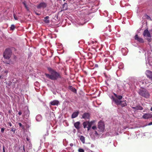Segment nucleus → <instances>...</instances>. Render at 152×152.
<instances>
[{"mask_svg":"<svg viewBox=\"0 0 152 152\" xmlns=\"http://www.w3.org/2000/svg\"><path fill=\"white\" fill-rule=\"evenodd\" d=\"M15 28V26L14 25H12L10 27V30H13Z\"/></svg>","mask_w":152,"mask_h":152,"instance_id":"obj_30","label":"nucleus"},{"mask_svg":"<svg viewBox=\"0 0 152 152\" xmlns=\"http://www.w3.org/2000/svg\"><path fill=\"white\" fill-rule=\"evenodd\" d=\"M110 132L112 133L113 136L117 135L118 134L116 130V129L114 128Z\"/></svg>","mask_w":152,"mask_h":152,"instance_id":"obj_15","label":"nucleus"},{"mask_svg":"<svg viewBox=\"0 0 152 152\" xmlns=\"http://www.w3.org/2000/svg\"><path fill=\"white\" fill-rule=\"evenodd\" d=\"M145 83V84H149V83H151V82H149L148 80L146 79L145 80L143 81V82H142L143 83Z\"/></svg>","mask_w":152,"mask_h":152,"instance_id":"obj_28","label":"nucleus"},{"mask_svg":"<svg viewBox=\"0 0 152 152\" xmlns=\"http://www.w3.org/2000/svg\"><path fill=\"white\" fill-rule=\"evenodd\" d=\"M73 91L74 93L76 92V89L75 88H73Z\"/></svg>","mask_w":152,"mask_h":152,"instance_id":"obj_40","label":"nucleus"},{"mask_svg":"<svg viewBox=\"0 0 152 152\" xmlns=\"http://www.w3.org/2000/svg\"><path fill=\"white\" fill-rule=\"evenodd\" d=\"M84 23H79V25H82Z\"/></svg>","mask_w":152,"mask_h":152,"instance_id":"obj_49","label":"nucleus"},{"mask_svg":"<svg viewBox=\"0 0 152 152\" xmlns=\"http://www.w3.org/2000/svg\"><path fill=\"white\" fill-rule=\"evenodd\" d=\"M118 68L120 69H122L124 67V64L122 63H120L118 65Z\"/></svg>","mask_w":152,"mask_h":152,"instance_id":"obj_26","label":"nucleus"},{"mask_svg":"<svg viewBox=\"0 0 152 152\" xmlns=\"http://www.w3.org/2000/svg\"><path fill=\"white\" fill-rule=\"evenodd\" d=\"M105 126L104 124L101 122H99L98 124L97 129L103 133L104 131Z\"/></svg>","mask_w":152,"mask_h":152,"instance_id":"obj_6","label":"nucleus"},{"mask_svg":"<svg viewBox=\"0 0 152 152\" xmlns=\"http://www.w3.org/2000/svg\"><path fill=\"white\" fill-rule=\"evenodd\" d=\"M13 16H14L15 19V20H18V18L16 16L15 14H13Z\"/></svg>","mask_w":152,"mask_h":152,"instance_id":"obj_33","label":"nucleus"},{"mask_svg":"<svg viewBox=\"0 0 152 152\" xmlns=\"http://www.w3.org/2000/svg\"><path fill=\"white\" fill-rule=\"evenodd\" d=\"M91 127H90V126H88L87 127V130H88V131H89V130L90 129H91Z\"/></svg>","mask_w":152,"mask_h":152,"instance_id":"obj_39","label":"nucleus"},{"mask_svg":"<svg viewBox=\"0 0 152 152\" xmlns=\"http://www.w3.org/2000/svg\"><path fill=\"white\" fill-rule=\"evenodd\" d=\"M50 104L52 105L57 106L59 104V101L57 100H54L50 102Z\"/></svg>","mask_w":152,"mask_h":152,"instance_id":"obj_14","label":"nucleus"},{"mask_svg":"<svg viewBox=\"0 0 152 152\" xmlns=\"http://www.w3.org/2000/svg\"><path fill=\"white\" fill-rule=\"evenodd\" d=\"M1 112H0V115L1 114Z\"/></svg>","mask_w":152,"mask_h":152,"instance_id":"obj_51","label":"nucleus"},{"mask_svg":"<svg viewBox=\"0 0 152 152\" xmlns=\"http://www.w3.org/2000/svg\"><path fill=\"white\" fill-rule=\"evenodd\" d=\"M70 146L71 147H72L73 146V144L72 143H71L70 144Z\"/></svg>","mask_w":152,"mask_h":152,"instance_id":"obj_43","label":"nucleus"},{"mask_svg":"<svg viewBox=\"0 0 152 152\" xmlns=\"http://www.w3.org/2000/svg\"><path fill=\"white\" fill-rule=\"evenodd\" d=\"M35 12V13L36 14V15H40L41 14L40 13H38V12H37L36 11H35L34 12Z\"/></svg>","mask_w":152,"mask_h":152,"instance_id":"obj_38","label":"nucleus"},{"mask_svg":"<svg viewBox=\"0 0 152 152\" xmlns=\"http://www.w3.org/2000/svg\"><path fill=\"white\" fill-rule=\"evenodd\" d=\"M127 49L126 48H122L121 49V52L123 55H126L127 53Z\"/></svg>","mask_w":152,"mask_h":152,"instance_id":"obj_19","label":"nucleus"},{"mask_svg":"<svg viewBox=\"0 0 152 152\" xmlns=\"http://www.w3.org/2000/svg\"><path fill=\"white\" fill-rule=\"evenodd\" d=\"M78 151L79 152H84V151L83 149L80 148H79L78 149Z\"/></svg>","mask_w":152,"mask_h":152,"instance_id":"obj_32","label":"nucleus"},{"mask_svg":"<svg viewBox=\"0 0 152 152\" xmlns=\"http://www.w3.org/2000/svg\"><path fill=\"white\" fill-rule=\"evenodd\" d=\"M18 124L19 125L20 127L21 128L23 129H25V126L23 125L21 123H18Z\"/></svg>","mask_w":152,"mask_h":152,"instance_id":"obj_27","label":"nucleus"},{"mask_svg":"<svg viewBox=\"0 0 152 152\" xmlns=\"http://www.w3.org/2000/svg\"><path fill=\"white\" fill-rule=\"evenodd\" d=\"M145 73L147 77L152 81V72L147 70L146 71Z\"/></svg>","mask_w":152,"mask_h":152,"instance_id":"obj_10","label":"nucleus"},{"mask_svg":"<svg viewBox=\"0 0 152 152\" xmlns=\"http://www.w3.org/2000/svg\"><path fill=\"white\" fill-rule=\"evenodd\" d=\"M138 93L140 95L146 98H149L150 96L148 91L145 89L142 88L140 89Z\"/></svg>","mask_w":152,"mask_h":152,"instance_id":"obj_3","label":"nucleus"},{"mask_svg":"<svg viewBox=\"0 0 152 152\" xmlns=\"http://www.w3.org/2000/svg\"><path fill=\"white\" fill-rule=\"evenodd\" d=\"M110 97L112 101L114 102L117 105H121L122 107H124L127 105L126 101H122L118 100L115 99L112 95L110 96Z\"/></svg>","mask_w":152,"mask_h":152,"instance_id":"obj_2","label":"nucleus"},{"mask_svg":"<svg viewBox=\"0 0 152 152\" xmlns=\"http://www.w3.org/2000/svg\"><path fill=\"white\" fill-rule=\"evenodd\" d=\"M80 124V123L79 122H77L74 124V125L76 129H79L80 128L79 126Z\"/></svg>","mask_w":152,"mask_h":152,"instance_id":"obj_20","label":"nucleus"},{"mask_svg":"<svg viewBox=\"0 0 152 152\" xmlns=\"http://www.w3.org/2000/svg\"><path fill=\"white\" fill-rule=\"evenodd\" d=\"M26 140L29 142L30 141V139H29V138L28 137V136L27 135V136H26Z\"/></svg>","mask_w":152,"mask_h":152,"instance_id":"obj_36","label":"nucleus"},{"mask_svg":"<svg viewBox=\"0 0 152 152\" xmlns=\"http://www.w3.org/2000/svg\"><path fill=\"white\" fill-rule=\"evenodd\" d=\"M36 119L37 121H40L42 119V117L41 115L39 114L37 115L36 117Z\"/></svg>","mask_w":152,"mask_h":152,"instance_id":"obj_17","label":"nucleus"},{"mask_svg":"<svg viewBox=\"0 0 152 152\" xmlns=\"http://www.w3.org/2000/svg\"><path fill=\"white\" fill-rule=\"evenodd\" d=\"M48 70L51 74V75L45 74V75L48 78L52 80H57L58 78H61L60 74L51 68L50 67L48 68Z\"/></svg>","mask_w":152,"mask_h":152,"instance_id":"obj_1","label":"nucleus"},{"mask_svg":"<svg viewBox=\"0 0 152 152\" xmlns=\"http://www.w3.org/2000/svg\"><path fill=\"white\" fill-rule=\"evenodd\" d=\"M97 66V65H96L95 66Z\"/></svg>","mask_w":152,"mask_h":152,"instance_id":"obj_53","label":"nucleus"},{"mask_svg":"<svg viewBox=\"0 0 152 152\" xmlns=\"http://www.w3.org/2000/svg\"><path fill=\"white\" fill-rule=\"evenodd\" d=\"M29 114V111L28 108L24 110L23 114V117L27 118H28Z\"/></svg>","mask_w":152,"mask_h":152,"instance_id":"obj_9","label":"nucleus"},{"mask_svg":"<svg viewBox=\"0 0 152 152\" xmlns=\"http://www.w3.org/2000/svg\"><path fill=\"white\" fill-rule=\"evenodd\" d=\"M152 125V122H150L148 124V125Z\"/></svg>","mask_w":152,"mask_h":152,"instance_id":"obj_45","label":"nucleus"},{"mask_svg":"<svg viewBox=\"0 0 152 152\" xmlns=\"http://www.w3.org/2000/svg\"><path fill=\"white\" fill-rule=\"evenodd\" d=\"M88 121H85L83 123V127L84 128H86L87 127V126H88Z\"/></svg>","mask_w":152,"mask_h":152,"instance_id":"obj_23","label":"nucleus"},{"mask_svg":"<svg viewBox=\"0 0 152 152\" xmlns=\"http://www.w3.org/2000/svg\"><path fill=\"white\" fill-rule=\"evenodd\" d=\"M103 133L101 132L97 129L96 130H95L94 132L93 133V135L94 136V137L93 138L94 140L96 139H98L100 137H102V134Z\"/></svg>","mask_w":152,"mask_h":152,"instance_id":"obj_5","label":"nucleus"},{"mask_svg":"<svg viewBox=\"0 0 152 152\" xmlns=\"http://www.w3.org/2000/svg\"><path fill=\"white\" fill-rule=\"evenodd\" d=\"M142 117L145 119H147L152 118V115L149 113H145L143 116Z\"/></svg>","mask_w":152,"mask_h":152,"instance_id":"obj_13","label":"nucleus"},{"mask_svg":"<svg viewBox=\"0 0 152 152\" xmlns=\"http://www.w3.org/2000/svg\"><path fill=\"white\" fill-rule=\"evenodd\" d=\"M7 125L9 126L10 127L12 126V124L10 122H8L7 123Z\"/></svg>","mask_w":152,"mask_h":152,"instance_id":"obj_34","label":"nucleus"},{"mask_svg":"<svg viewBox=\"0 0 152 152\" xmlns=\"http://www.w3.org/2000/svg\"><path fill=\"white\" fill-rule=\"evenodd\" d=\"M7 72H8V71L7 70H6L4 71V73H5L6 74H7Z\"/></svg>","mask_w":152,"mask_h":152,"instance_id":"obj_46","label":"nucleus"},{"mask_svg":"<svg viewBox=\"0 0 152 152\" xmlns=\"http://www.w3.org/2000/svg\"><path fill=\"white\" fill-rule=\"evenodd\" d=\"M90 115L88 113H85L82 115V118L85 119H88L90 118Z\"/></svg>","mask_w":152,"mask_h":152,"instance_id":"obj_11","label":"nucleus"},{"mask_svg":"<svg viewBox=\"0 0 152 152\" xmlns=\"http://www.w3.org/2000/svg\"><path fill=\"white\" fill-rule=\"evenodd\" d=\"M132 108L135 110H142L143 109L142 107L140 105L137 106L136 107H132Z\"/></svg>","mask_w":152,"mask_h":152,"instance_id":"obj_18","label":"nucleus"},{"mask_svg":"<svg viewBox=\"0 0 152 152\" xmlns=\"http://www.w3.org/2000/svg\"><path fill=\"white\" fill-rule=\"evenodd\" d=\"M92 129H93L95 130H96L97 129V128L96 127V126H92L91 128Z\"/></svg>","mask_w":152,"mask_h":152,"instance_id":"obj_31","label":"nucleus"},{"mask_svg":"<svg viewBox=\"0 0 152 152\" xmlns=\"http://www.w3.org/2000/svg\"><path fill=\"white\" fill-rule=\"evenodd\" d=\"M23 151L24 152H25V148H24V145H23Z\"/></svg>","mask_w":152,"mask_h":152,"instance_id":"obj_47","label":"nucleus"},{"mask_svg":"<svg viewBox=\"0 0 152 152\" xmlns=\"http://www.w3.org/2000/svg\"><path fill=\"white\" fill-rule=\"evenodd\" d=\"M47 5V4L45 3L42 2L38 4L37 6V7L38 9H44L46 7Z\"/></svg>","mask_w":152,"mask_h":152,"instance_id":"obj_7","label":"nucleus"},{"mask_svg":"<svg viewBox=\"0 0 152 152\" xmlns=\"http://www.w3.org/2000/svg\"><path fill=\"white\" fill-rule=\"evenodd\" d=\"M22 114V112L21 111H19L18 113V115H20Z\"/></svg>","mask_w":152,"mask_h":152,"instance_id":"obj_42","label":"nucleus"},{"mask_svg":"<svg viewBox=\"0 0 152 152\" xmlns=\"http://www.w3.org/2000/svg\"><path fill=\"white\" fill-rule=\"evenodd\" d=\"M134 39L140 43H143L144 42L143 39L142 38L138 37L137 34H136L135 36Z\"/></svg>","mask_w":152,"mask_h":152,"instance_id":"obj_8","label":"nucleus"},{"mask_svg":"<svg viewBox=\"0 0 152 152\" xmlns=\"http://www.w3.org/2000/svg\"><path fill=\"white\" fill-rule=\"evenodd\" d=\"M49 18V17L48 16H46L44 18V21L45 23H49V21L48 20Z\"/></svg>","mask_w":152,"mask_h":152,"instance_id":"obj_22","label":"nucleus"},{"mask_svg":"<svg viewBox=\"0 0 152 152\" xmlns=\"http://www.w3.org/2000/svg\"><path fill=\"white\" fill-rule=\"evenodd\" d=\"M150 110L152 111V107H151V108Z\"/></svg>","mask_w":152,"mask_h":152,"instance_id":"obj_50","label":"nucleus"},{"mask_svg":"<svg viewBox=\"0 0 152 152\" xmlns=\"http://www.w3.org/2000/svg\"><path fill=\"white\" fill-rule=\"evenodd\" d=\"M113 94L118 99V100H120L122 98V96L121 95H118L116 94L115 93H113Z\"/></svg>","mask_w":152,"mask_h":152,"instance_id":"obj_21","label":"nucleus"},{"mask_svg":"<svg viewBox=\"0 0 152 152\" xmlns=\"http://www.w3.org/2000/svg\"><path fill=\"white\" fill-rule=\"evenodd\" d=\"M3 152H5V150L4 149V146L3 148Z\"/></svg>","mask_w":152,"mask_h":152,"instance_id":"obj_41","label":"nucleus"},{"mask_svg":"<svg viewBox=\"0 0 152 152\" xmlns=\"http://www.w3.org/2000/svg\"><path fill=\"white\" fill-rule=\"evenodd\" d=\"M79 114L78 111L74 112L72 114L71 117L72 118H74L77 117Z\"/></svg>","mask_w":152,"mask_h":152,"instance_id":"obj_16","label":"nucleus"},{"mask_svg":"<svg viewBox=\"0 0 152 152\" xmlns=\"http://www.w3.org/2000/svg\"><path fill=\"white\" fill-rule=\"evenodd\" d=\"M95 122V121L94 120L91 121L90 122L88 121V126H90L91 127V126L93 124H94Z\"/></svg>","mask_w":152,"mask_h":152,"instance_id":"obj_25","label":"nucleus"},{"mask_svg":"<svg viewBox=\"0 0 152 152\" xmlns=\"http://www.w3.org/2000/svg\"><path fill=\"white\" fill-rule=\"evenodd\" d=\"M147 19H151V18H150V17H149V16H148V15H147Z\"/></svg>","mask_w":152,"mask_h":152,"instance_id":"obj_48","label":"nucleus"},{"mask_svg":"<svg viewBox=\"0 0 152 152\" xmlns=\"http://www.w3.org/2000/svg\"><path fill=\"white\" fill-rule=\"evenodd\" d=\"M80 140L83 143H85V138L84 136H81L80 137Z\"/></svg>","mask_w":152,"mask_h":152,"instance_id":"obj_24","label":"nucleus"},{"mask_svg":"<svg viewBox=\"0 0 152 152\" xmlns=\"http://www.w3.org/2000/svg\"><path fill=\"white\" fill-rule=\"evenodd\" d=\"M143 35L144 37H151V34L148 29H146L144 30L143 33Z\"/></svg>","mask_w":152,"mask_h":152,"instance_id":"obj_12","label":"nucleus"},{"mask_svg":"<svg viewBox=\"0 0 152 152\" xmlns=\"http://www.w3.org/2000/svg\"><path fill=\"white\" fill-rule=\"evenodd\" d=\"M11 128L12 129L11 131L12 132H13L14 133H15V129H13V128Z\"/></svg>","mask_w":152,"mask_h":152,"instance_id":"obj_37","label":"nucleus"},{"mask_svg":"<svg viewBox=\"0 0 152 152\" xmlns=\"http://www.w3.org/2000/svg\"><path fill=\"white\" fill-rule=\"evenodd\" d=\"M5 129V128H1V132L2 133H3L4 132V130Z\"/></svg>","mask_w":152,"mask_h":152,"instance_id":"obj_35","label":"nucleus"},{"mask_svg":"<svg viewBox=\"0 0 152 152\" xmlns=\"http://www.w3.org/2000/svg\"><path fill=\"white\" fill-rule=\"evenodd\" d=\"M67 5V3H65L63 5V7H64L65 6H66Z\"/></svg>","mask_w":152,"mask_h":152,"instance_id":"obj_44","label":"nucleus"},{"mask_svg":"<svg viewBox=\"0 0 152 152\" xmlns=\"http://www.w3.org/2000/svg\"><path fill=\"white\" fill-rule=\"evenodd\" d=\"M97 66V65H96L95 66Z\"/></svg>","mask_w":152,"mask_h":152,"instance_id":"obj_52","label":"nucleus"},{"mask_svg":"<svg viewBox=\"0 0 152 152\" xmlns=\"http://www.w3.org/2000/svg\"><path fill=\"white\" fill-rule=\"evenodd\" d=\"M12 55L11 50L10 49L7 48L5 50L3 53L4 58L7 59H9L10 58Z\"/></svg>","mask_w":152,"mask_h":152,"instance_id":"obj_4","label":"nucleus"},{"mask_svg":"<svg viewBox=\"0 0 152 152\" xmlns=\"http://www.w3.org/2000/svg\"><path fill=\"white\" fill-rule=\"evenodd\" d=\"M23 4L24 5L25 7H26V9L27 10H28V8L26 4V3L25 2H23Z\"/></svg>","mask_w":152,"mask_h":152,"instance_id":"obj_29","label":"nucleus"}]
</instances>
